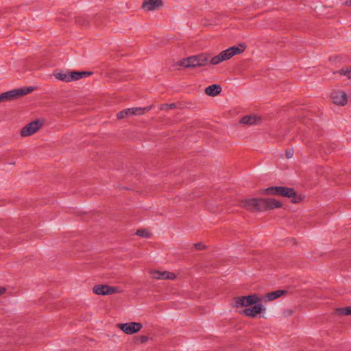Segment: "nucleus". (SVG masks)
Here are the masks:
<instances>
[{
  "instance_id": "f257e3e1",
  "label": "nucleus",
  "mask_w": 351,
  "mask_h": 351,
  "mask_svg": "<svg viewBox=\"0 0 351 351\" xmlns=\"http://www.w3.org/2000/svg\"><path fill=\"white\" fill-rule=\"evenodd\" d=\"M232 306L239 309V313L243 315L251 318L257 317L265 311L261 304V298L256 293L234 297Z\"/></svg>"
},
{
  "instance_id": "f03ea898",
  "label": "nucleus",
  "mask_w": 351,
  "mask_h": 351,
  "mask_svg": "<svg viewBox=\"0 0 351 351\" xmlns=\"http://www.w3.org/2000/svg\"><path fill=\"white\" fill-rule=\"evenodd\" d=\"M258 193L264 195H277L291 198V202L294 204L302 202L304 198V195L295 193L293 189L283 186H269L262 189L259 190Z\"/></svg>"
},
{
  "instance_id": "7ed1b4c3",
  "label": "nucleus",
  "mask_w": 351,
  "mask_h": 351,
  "mask_svg": "<svg viewBox=\"0 0 351 351\" xmlns=\"http://www.w3.org/2000/svg\"><path fill=\"white\" fill-rule=\"evenodd\" d=\"M208 58L207 53H199L180 59L174 62L173 66L176 70L203 67L207 64Z\"/></svg>"
},
{
  "instance_id": "20e7f679",
  "label": "nucleus",
  "mask_w": 351,
  "mask_h": 351,
  "mask_svg": "<svg viewBox=\"0 0 351 351\" xmlns=\"http://www.w3.org/2000/svg\"><path fill=\"white\" fill-rule=\"evenodd\" d=\"M92 75V72L88 71H60L56 70L53 72L54 77L65 83H70L78 81L82 78L87 77Z\"/></svg>"
},
{
  "instance_id": "39448f33",
  "label": "nucleus",
  "mask_w": 351,
  "mask_h": 351,
  "mask_svg": "<svg viewBox=\"0 0 351 351\" xmlns=\"http://www.w3.org/2000/svg\"><path fill=\"white\" fill-rule=\"evenodd\" d=\"M36 88L29 86L12 89L11 90L4 92L0 94V104L19 99L29 93H31Z\"/></svg>"
},
{
  "instance_id": "423d86ee",
  "label": "nucleus",
  "mask_w": 351,
  "mask_h": 351,
  "mask_svg": "<svg viewBox=\"0 0 351 351\" xmlns=\"http://www.w3.org/2000/svg\"><path fill=\"white\" fill-rule=\"evenodd\" d=\"M45 121L43 119H36L25 125L20 130V136L23 138L31 136L41 130Z\"/></svg>"
},
{
  "instance_id": "0eeeda50",
  "label": "nucleus",
  "mask_w": 351,
  "mask_h": 351,
  "mask_svg": "<svg viewBox=\"0 0 351 351\" xmlns=\"http://www.w3.org/2000/svg\"><path fill=\"white\" fill-rule=\"evenodd\" d=\"M247 48L244 43H239L219 53L222 62L227 61L237 55L243 53Z\"/></svg>"
},
{
  "instance_id": "6e6552de",
  "label": "nucleus",
  "mask_w": 351,
  "mask_h": 351,
  "mask_svg": "<svg viewBox=\"0 0 351 351\" xmlns=\"http://www.w3.org/2000/svg\"><path fill=\"white\" fill-rule=\"evenodd\" d=\"M262 204L263 197L243 198L239 201V206L248 210L263 211Z\"/></svg>"
},
{
  "instance_id": "1a4fd4ad",
  "label": "nucleus",
  "mask_w": 351,
  "mask_h": 351,
  "mask_svg": "<svg viewBox=\"0 0 351 351\" xmlns=\"http://www.w3.org/2000/svg\"><path fill=\"white\" fill-rule=\"evenodd\" d=\"M117 328L120 329L126 335H133L138 332L143 328V324L140 322L119 323Z\"/></svg>"
},
{
  "instance_id": "9d476101",
  "label": "nucleus",
  "mask_w": 351,
  "mask_h": 351,
  "mask_svg": "<svg viewBox=\"0 0 351 351\" xmlns=\"http://www.w3.org/2000/svg\"><path fill=\"white\" fill-rule=\"evenodd\" d=\"M330 99L335 105L338 106H344L348 101L347 93L341 89H335L332 90Z\"/></svg>"
},
{
  "instance_id": "9b49d317",
  "label": "nucleus",
  "mask_w": 351,
  "mask_h": 351,
  "mask_svg": "<svg viewBox=\"0 0 351 351\" xmlns=\"http://www.w3.org/2000/svg\"><path fill=\"white\" fill-rule=\"evenodd\" d=\"M151 278L154 280H174L177 278V274L169 271H160L151 269L148 271Z\"/></svg>"
},
{
  "instance_id": "f8f14e48",
  "label": "nucleus",
  "mask_w": 351,
  "mask_h": 351,
  "mask_svg": "<svg viewBox=\"0 0 351 351\" xmlns=\"http://www.w3.org/2000/svg\"><path fill=\"white\" fill-rule=\"evenodd\" d=\"M93 291L95 294L99 295H112L120 293V289L117 287H111L107 285H97L93 287Z\"/></svg>"
},
{
  "instance_id": "ddd939ff",
  "label": "nucleus",
  "mask_w": 351,
  "mask_h": 351,
  "mask_svg": "<svg viewBox=\"0 0 351 351\" xmlns=\"http://www.w3.org/2000/svg\"><path fill=\"white\" fill-rule=\"evenodd\" d=\"M282 206V202L277 199L263 197V211L274 210L275 208H280Z\"/></svg>"
},
{
  "instance_id": "4468645a",
  "label": "nucleus",
  "mask_w": 351,
  "mask_h": 351,
  "mask_svg": "<svg viewBox=\"0 0 351 351\" xmlns=\"http://www.w3.org/2000/svg\"><path fill=\"white\" fill-rule=\"evenodd\" d=\"M162 6V0H143L141 8L146 12L158 10Z\"/></svg>"
},
{
  "instance_id": "2eb2a0df",
  "label": "nucleus",
  "mask_w": 351,
  "mask_h": 351,
  "mask_svg": "<svg viewBox=\"0 0 351 351\" xmlns=\"http://www.w3.org/2000/svg\"><path fill=\"white\" fill-rule=\"evenodd\" d=\"M261 121L260 117L256 114L246 115L241 118L240 123L245 125H254L259 123Z\"/></svg>"
},
{
  "instance_id": "dca6fc26",
  "label": "nucleus",
  "mask_w": 351,
  "mask_h": 351,
  "mask_svg": "<svg viewBox=\"0 0 351 351\" xmlns=\"http://www.w3.org/2000/svg\"><path fill=\"white\" fill-rule=\"evenodd\" d=\"M222 90V88L219 84H213L206 87L204 90L206 95L210 97H215L220 94Z\"/></svg>"
},
{
  "instance_id": "f3484780",
  "label": "nucleus",
  "mask_w": 351,
  "mask_h": 351,
  "mask_svg": "<svg viewBox=\"0 0 351 351\" xmlns=\"http://www.w3.org/2000/svg\"><path fill=\"white\" fill-rule=\"evenodd\" d=\"M152 109V106L145 108H132V115H143Z\"/></svg>"
},
{
  "instance_id": "a211bd4d",
  "label": "nucleus",
  "mask_w": 351,
  "mask_h": 351,
  "mask_svg": "<svg viewBox=\"0 0 351 351\" xmlns=\"http://www.w3.org/2000/svg\"><path fill=\"white\" fill-rule=\"evenodd\" d=\"M285 293L284 291L278 290L276 291L268 293L265 295V298L267 301L274 300Z\"/></svg>"
},
{
  "instance_id": "6ab92c4d",
  "label": "nucleus",
  "mask_w": 351,
  "mask_h": 351,
  "mask_svg": "<svg viewBox=\"0 0 351 351\" xmlns=\"http://www.w3.org/2000/svg\"><path fill=\"white\" fill-rule=\"evenodd\" d=\"M75 22L77 25L82 27H87L89 25V21L87 17L81 15L75 16Z\"/></svg>"
},
{
  "instance_id": "aec40b11",
  "label": "nucleus",
  "mask_w": 351,
  "mask_h": 351,
  "mask_svg": "<svg viewBox=\"0 0 351 351\" xmlns=\"http://www.w3.org/2000/svg\"><path fill=\"white\" fill-rule=\"evenodd\" d=\"M335 313L337 315H351V306L337 308L335 310Z\"/></svg>"
},
{
  "instance_id": "412c9836",
  "label": "nucleus",
  "mask_w": 351,
  "mask_h": 351,
  "mask_svg": "<svg viewBox=\"0 0 351 351\" xmlns=\"http://www.w3.org/2000/svg\"><path fill=\"white\" fill-rule=\"evenodd\" d=\"M136 234L143 238H150L152 233L147 228H141L136 230Z\"/></svg>"
},
{
  "instance_id": "4be33fe9",
  "label": "nucleus",
  "mask_w": 351,
  "mask_h": 351,
  "mask_svg": "<svg viewBox=\"0 0 351 351\" xmlns=\"http://www.w3.org/2000/svg\"><path fill=\"white\" fill-rule=\"evenodd\" d=\"M132 115V108H127L123 110H121L117 114V117L118 119H126L129 116Z\"/></svg>"
},
{
  "instance_id": "5701e85b",
  "label": "nucleus",
  "mask_w": 351,
  "mask_h": 351,
  "mask_svg": "<svg viewBox=\"0 0 351 351\" xmlns=\"http://www.w3.org/2000/svg\"><path fill=\"white\" fill-rule=\"evenodd\" d=\"M337 73L346 76L348 79H351V66L343 67L337 71Z\"/></svg>"
},
{
  "instance_id": "b1692460",
  "label": "nucleus",
  "mask_w": 351,
  "mask_h": 351,
  "mask_svg": "<svg viewBox=\"0 0 351 351\" xmlns=\"http://www.w3.org/2000/svg\"><path fill=\"white\" fill-rule=\"evenodd\" d=\"M221 62H222V60H221L219 53L217 54V56H213L210 60V64L211 65H217V64H220Z\"/></svg>"
},
{
  "instance_id": "393cba45",
  "label": "nucleus",
  "mask_w": 351,
  "mask_h": 351,
  "mask_svg": "<svg viewBox=\"0 0 351 351\" xmlns=\"http://www.w3.org/2000/svg\"><path fill=\"white\" fill-rule=\"evenodd\" d=\"M149 337L147 335H138L136 337V341L137 343L143 344L148 341Z\"/></svg>"
},
{
  "instance_id": "a878e982",
  "label": "nucleus",
  "mask_w": 351,
  "mask_h": 351,
  "mask_svg": "<svg viewBox=\"0 0 351 351\" xmlns=\"http://www.w3.org/2000/svg\"><path fill=\"white\" fill-rule=\"evenodd\" d=\"M207 206L208 207V208L212 211V212H215L217 210V209H215L213 205H212V203L211 202H208L207 204Z\"/></svg>"
},
{
  "instance_id": "bb28decb",
  "label": "nucleus",
  "mask_w": 351,
  "mask_h": 351,
  "mask_svg": "<svg viewBox=\"0 0 351 351\" xmlns=\"http://www.w3.org/2000/svg\"><path fill=\"white\" fill-rule=\"evenodd\" d=\"M293 156V151L292 150H287L286 151V156L287 158H291Z\"/></svg>"
},
{
  "instance_id": "cd10ccee",
  "label": "nucleus",
  "mask_w": 351,
  "mask_h": 351,
  "mask_svg": "<svg viewBox=\"0 0 351 351\" xmlns=\"http://www.w3.org/2000/svg\"><path fill=\"white\" fill-rule=\"evenodd\" d=\"M6 291V289L3 287H0V295H3Z\"/></svg>"
},
{
  "instance_id": "c85d7f7f",
  "label": "nucleus",
  "mask_w": 351,
  "mask_h": 351,
  "mask_svg": "<svg viewBox=\"0 0 351 351\" xmlns=\"http://www.w3.org/2000/svg\"><path fill=\"white\" fill-rule=\"evenodd\" d=\"M161 110H168L169 109V104H163L161 108Z\"/></svg>"
},
{
  "instance_id": "c756f323",
  "label": "nucleus",
  "mask_w": 351,
  "mask_h": 351,
  "mask_svg": "<svg viewBox=\"0 0 351 351\" xmlns=\"http://www.w3.org/2000/svg\"><path fill=\"white\" fill-rule=\"evenodd\" d=\"M347 6H351V0H347L345 3Z\"/></svg>"
},
{
  "instance_id": "7c9ffc66",
  "label": "nucleus",
  "mask_w": 351,
  "mask_h": 351,
  "mask_svg": "<svg viewBox=\"0 0 351 351\" xmlns=\"http://www.w3.org/2000/svg\"><path fill=\"white\" fill-rule=\"evenodd\" d=\"M175 107L174 104H169V109L173 108Z\"/></svg>"
},
{
  "instance_id": "2f4dec72",
  "label": "nucleus",
  "mask_w": 351,
  "mask_h": 351,
  "mask_svg": "<svg viewBox=\"0 0 351 351\" xmlns=\"http://www.w3.org/2000/svg\"><path fill=\"white\" fill-rule=\"evenodd\" d=\"M195 246H196V247H199V244H196Z\"/></svg>"
}]
</instances>
